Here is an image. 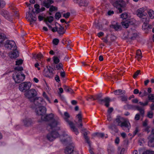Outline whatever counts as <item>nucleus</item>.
Masks as SVG:
<instances>
[{"label":"nucleus","mask_w":154,"mask_h":154,"mask_svg":"<svg viewBox=\"0 0 154 154\" xmlns=\"http://www.w3.org/2000/svg\"><path fill=\"white\" fill-rule=\"evenodd\" d=\"M54 114L51 113L47 115L45 114L43 118H41L43 121L48 122L47 129L51 132L47 135V139L50 141H52L59 137L60 141L63 143H70L71 137L66 132L63 131L62 134L60 135L56 131L60 129V127L57 126L60 124V122L58 119H54Z\"/></svg>","instance_id":"1"},{"label":"nucleus","mask_w":154,"mask_h":154,"mask_svg":"<svg viewBox=\"0 0 154 154\" xmlns=\"http://www.w3.org/2000/svg\"><path fill=\"white\" fill-rule=\"evenodd\" d=\"M146 10L147 7H145L138 9L137 11V15L140 18L141 21H144L145 20L147 21L149 18L146 13Z\"/></svg>","instance_id":"2"},{"label":"nucleus","mask_w":154,"mask_h":154,"mask_svg":"<svg viewBox=\"0 0 154 154\" xmlns=\"http://www.w3.org/2000/svg\"><path fill=\"white\" fill-rule=\"evenodd\" d=\"M69 117L70 115L69 114L66 112H64V115L63 116V118L64 119L69 125L72 130L75 132L76 135H77L79 133L78 129L75 127V125L72 122L69 121Z\"/></svg>","instance_id":"3"},{"label":"nucleus","mask_w":154,"mask_h":154,"mask_svg":"<svg viewBox=\"0 0 154 154\" xmlns=\"http://www.w3.org/2000/svg\"><path fill=\"white\" fill-rule=\"evenodd\" d=\"M115 121L117 122L119 125L125 131L128 132L131 128V125L128 121L125 120L123 122H121L119 118L116 119Z\"/></svg>","instance_id":"4"},{"label":"nucleus","mask_w":154,"mask_h":154,"mask_svg":"<svg viewBox=\"0 0 154 154\" xmlns=\"http://www.w3.org/2000/svg\"><path fill=\"white\" fill-rule=\"evenodd\" d=\"M13 78L16 83H19L25 79V76L21 72H16L13 74Z\"/></svg>","instance_id":"5"},{"label":"nucleus","mask_w":154,"mask_h":154,"mask_svg":"<svg viewBox=\"0 0 154 154\" xmlns=\"http://www.w3.org/2000/svg\"><path fill=\"white\" fill-rule=\"evenodd\" d=\"M26 4L29 7V12L26 13V17L27 18L31 20V22L35 21L37 18L33 16V15L34 14L33 7L31 6L30 4L26 3Z\"/></svg>","instance_id":"6"},{"label":"nucleus","mask_w":154,"mask_h":154,"mask_svg":"<svg viewBox=\"0 0 154 154\" xmlns=\"http://www.w3.org/2000/svg\"><path fill=\"white\" fill-rule=\"evenodd\" d=\"M32 84L29 82H24L20 84L19 86V89L20 91L25 92L30 89L31 87Z\"/></svg>","instance_id":"7"},{"label":"nucleus","mask_w":154,"mask_h":154,"mask_svg":"<svg viewBox=\"0 0 154 154\" xmlns=\"http://www.w3.org/2000/svg\"><path fill=\"white\" fill-rule=\"evenodd\" d=\"M124 35L125 37L131 40L135 39L138 35L136 31L132 29L127 31L125 33Z\"/></svg>","instance_id":"8"},{"label":"nucleus","mask_w":154,"mask_h":154,"mask_svg":"<svg viewBox=\"0 0 154 154\" xmlns=\"http://www.w3.org/2000/svg\"><path fill=\"white\" fill-rule=\"evenodd\" d=\"M45 106H42L33 107V108L35 109L36 114L41 116V118H43L44 115L45 114L46 112V109Z\"/></svg>","instance_id":"9"},{"label":"nucleus","mask_w":154,"mask_h":154,"mask_svg":"<svg viewBox=\"0 0 154 154\" xmlns=\"http://www.w3.org/2000/svg\"><path fill=\"white\" fill-rule=\"evenodd\" d=\"M5 46L8 50H15L17 48L15 42L12 40H7L5 42Z\"/></svg>","instance_id":"10"},{"label":"nucleus","mask_w":154,"mask_h":154,"mask_svg":"<svg viewBox=\"0 0 154 154\" xmlns=\"http://www.w3.org/2000/svg\"><path fill=\"white\" fill-rule=\"evenodd\" d=\"M113 5L114 7L118 9L119 12L121 13L122 11L121 8L125 7L126 3L123 0H120L116 1L113 3Z\"/></svg>","instance_id":"11"},{"label":"nucleus","mask_w":154,"mask_h":154,"mask_svg":"<svg viewBox=\"0 0 154 154\" xmlns=\"http://www.w3.org/2000/svg\"><path fill=\"white\" fill-rule=\"evenodd\" d=\"M37 95V91L35 89H34L29 90L24 93L25 97L29 100L33 98Z\"/></svg>","instance_id":"12"},{"label":"nucleus","mask_w":154,"mask_h":154,"mask_svg":"<svg viewBox=\"0 0 154 154\" xmlns=\"http://www.w3.org/2000/svg\"><path fill=\"white\" fill-rule=\"evenodd\" d=\"M33 103L35 105V107H37L42 106H45L46 103L42 97H36L34 99Z\"/></svg>","instance_id":"13"},{"label":"nucleus","mask_w":154,"mask_h":154,"mask_svg":"<svg viewBox=\"0 0 154 154\" xmlns=\"http://www.w3.org/2000/svg\"><path fill=\"white\" fill-rule=\"evenodd\" d=\"M53 71V70L52 68L50 66H47V68L44 69L43 74L45 76L50 78L54 74Z\"/></svg>","instance_id":"14"},{"label":"nucleus","mask_w":154,"mask_h":154,"mask_svg":"<svg viewBox=\"0 0 154 154\" xmlns=\"http://www.w3.org/2000/svg\"><path fill=\"white\" fill-rule=\"evenodd\" d=\"M149 20H149L147 21L145 20L144 21H142L143 23L142 26V29L143 30L145 31L146 33L148 32L149 30L152 28V26L151 25H148Z\"/></svg>","instance_id":"15"},{"label":"nucleus","mask_w":154,"mask_h":154,"mask_svg":"<svg viewBox=\"0 0 154 154\" xmlns=\"http://www.w3.org/2000/svg\"><path fill=\"white\" fill-rule=\"evenodd\" d=\"M0 14L6 19L11 21L12 20L10 17L9 12L7 10L2 9L0 11Z\"/></svg>","instance_id":"16"},{"label":"nucleus","mask_w":154,"mask_h":154,"mask_svg":"<svg viewBox=\"0 0 154 154\" xmlns=\"http://www.w3.org/2000/svg\"><path fill=\"white\" fill-rule=\"evenodd\" d=\"M148 145L150 146H154V128L152 131L151 134L148 137Z\"/></svg>","instance_id":"17"},{"label":"nucleus","mask_w":154,"mask_h":154,"mask_svg":"<svg viewBox=\"0 0 154 154\" xmlns=\"http://www.w3.org/2000/svg\"><path fill=\"white\" fill-rule=\"evenodd\" d=\"M110 101V98L108 97H106L102 100H100L99 103L103 104V103H105L104 105L105 106L107 107H108Z\"/></svg>","instance_id":"18"},{"label":"nucleus","mask_w":154,"mask_h":154,"mask_svg":"<svg viewBox=\"0 0 154 154\" xmlns=\"http://www.w3.org/2000/svg\"><path fill=\"white\" fill-rule=\"evenodd\" d=\"M22 121L24 125L26 127L29 126L32 124L31 119L28 117H26L23 119Z\"/></svg>","instance_id":"19"},{"label":"nucleus","mask_w":154,"mask_h":154,"mask_svg":"<svg viewBox=\"0 0 154 154\" xmlns=\"http://www.w3.org/2000/svg\"><path fill=\"white\" fill-rule=\"evenodd\" d=\"M82 116L81 112H80L76 116V119L78 120V123H79V125L77 123H76L78 125V126L79 127H82Z\"/></svg>","instance_id":"20"},{"label":"nucleus","mask_w":154,"mask_h":154,"mask_svg":"<svg viewBox=\"0 0 154 154\" xmlns=\"http://www.w3.org/2000/svg\"><path fill=\"white\" fill-rule=\"evenodd\" d=\"M69 144V146H67L65 149L64 152L66 154L71 153L73 151V144Z\"/></svg>","instance_id":"21"},{"label":"nucleus","mask_w":154,"mask_h":154,"mask_svg":"<svg viewBox=\"0 0 154 154\" xmlns=\"http://www.w3.org/2000/svg\"><path fill=\"white\" fill-rule=\"evenodd\" d=\"M74 2L78 4L80 6L86 7L88 4V2L85 0H81L80 1L77 0Z\"/></svg>","instance_id":"22"},{"label":"nucleus","mask_w":154,"mask_h":154,"mask_svg":"<svg viewBox=\"0 0 154 154\" xmlns=\"http://www.w3.org/2000/svg\"><path fill=\"white\" fill-rule=\"evenodd\" d=\"M9 54V56L11 58H15L19 56L18 52L17 49L15 50H13Z\"/></svg>","instance_id":"23"},{"label":"nucleus","mask_w":154,"mask_h":154,"mask_svg":"<svg viewBox=\"0 0 154 154\" xmlns=\"http://www.w3.org/2000/svg\"><path fill=\"white\" fill-rule=\"evenodd\" d=\"M146 11L147 12L150 18L151 19H153L154 18V11L151 9L148 8Z\"/></svg>","instance_id":"24"},{"label":"nucleus","mask_w":154,"mask_h":154,"mask_svg":"<svg viewBox=\"0 0 154 154\" xmlns=\"http://www.w3.org/2000/svg\"><path fill=\"white\" fill-rule=\"evenodd\" d=\"M53 2L54 1L53 0H47L44 2V5L46 8H48L51 5Z\"/></svg>","instance_id":"25"},{"label":"nucleus","mask_w":154,"mask_h":154,"mask_svg":"<svg viewBox=\"0 0 154 154\" xmlns=\"http://www.w3.org/2000/svg\"><path fill=\"white\" fill-rule=\"evenodd\" d=\"M111 27L114 28L116 30H120L121 29V26L117 23L115 24L112 25Z\"/></svg>","instance_id":"26"},{"label":"nucleus","mask_w":154,"mask_h":154,"mask_svg":"<svg viewBox=\"0 0 154 154\" xmlns=\"http://www.w3.org/2000/svg\"><path fill=\"white\" fill-rule=\"evenodd\" d=\"M135 109L139 111L140 113L142 115H143L144 113V110L143 108L138 106H134Z\"/></svg>","instance_id":"27"},{"label":"nucleus","mask_w":154,"mask_h":154,"mask_svg":"<svg viewBox=\"0 0 154 154\" xmlns=\"http://www.w3.org/2000/svg\"><path fill=\"white\" fill-rule=\"evenodd\" d=\"M109 128L113 131V132L117 133L118 132V129L116 128V126L114 125H109Z\"/></svg>","instance_id":"28"},{"label":"nucleus","mask_w":154,"mask_h":154,"mask_svg":"<svg viewBox=\"0 0 154 154\" xmlns=\"http://www.w3.org/2000/svg\"><path fill=\"white\" fill-rule=\"evenodd\" d=\"M57 32L60 34H63L64 33V28L61 26L57 27Z\"/></svg>","instance_id":"29"},{"label":"nucleus","mask_w":154,"mask_h":154,"mask_svg":"<svg viewBox=\"0 0 154 154\" xmlns=\"http://www.w3.org/2000/svg\"><path fill=\"white\" fill-rule=\"evenodd\" d=\"M108 154H113L114 153L115 149L114 147L110 146L108 148Z\"/></svg>","instance_id":"30"},{"label":"nucleus","mask_w":154,"mask_h":154,"mask_svg":"<svg viewBox=\"0 0 154 154\" xmlns=\"http://www.w3.org/2000/svg\"><path fill=\"white\" fill-rule=\"evenodd\" d=\"M136 54V58L138 60H140L142 57V53L140 50H138L137 51Z\"/></svg>","instance_id":"31"},{"label":"nucleus","mask_w":154,"mask_h":154,"mask_svg":"<svg viewBox=\"0 0 154 154\" xmlns=\"http://www.w3.org/2000/svg\"><path fill=\"white\" fill-rule=\"evenodd\" d=\"M63 65L61 63H59L56 64L55 66V69L61 70L63 69Z\"/></svg>","instance_id":"32"},{"label":"nucleus","mask_w":154,"mask_h":154,"mask_svg":"<svg viewBox=\"0 0 154 154\" xmlns=\"http://www.w3.org/2000/svg\"><path fill=\"white\" fill-rule=\"evenodd\" d=\"M6 38V36L4 33H0V44H2Z\"/></svg>","instance_id":"33"},{"label":"nucleus","mask_w":154,"mask_h":154,"mask_svg":"<svg viewBox=\"0 0 154 154\" xmlns=\"http://www.w3.org/2000/svg\"><path fill=\"white\" fill-rule=\"evenodd\" d=\"M130 22L129 21H126L122 22L121 23L122 25L124 28H127L129 25Z\"/></svg>","instance_id":"34"},{"label":"nucleus","mask_w":154,"mask_h":154,"mask_svg":"<svg viewBox=\"0 0 154 154\" xmlns=\"http://www.w3.org/2000/svg\"><path fill=\"white\" fill-rule=\"evenodd\" d=\"M93 136L94 137L97 136L98 137H104V134L102 133L97 132L93 134Z\"/></svg>","instance_id":"35"},{"label":"nucleus","mask_w":154,"mask_h":154,"mask_svg":"<svg viewBox=\"0 0 154 154\" xmlns=\"http://www.w3.org/2000/svg\"><path fill=\"white\" fill-rule=\"evenodd\" d=\"M121 18L123 19H125L128 17V14L127 13H124L121 15Z\"/></svg>","instance_id":"36"},{"label":"nucleus","mask_w":154,"mask_h":154,"mask_svg":"<svg viewBox=\"0 0 154 154\" xmlns=\"http://www.w3.org/2000/svg\"><path fill=\"white\" fill-rule=\"evenodd\" d=\"M114 94L116 95H120L123 94L122 91L121 89H119L114 91Z\"/></svg>","instance_id":"37"},{"label":"nucleus","mask_w":154,"mask_h":154,"mask_svg":"<svg viewBox=\"0 0 154 154\" xmlns=\"http://www.w3.org/2000/svg\"><path fill=\"white\" fill-rule=\"evenodd\" d=\"M87 133L86 132H85L84 133V137L87 143L89 145H90V141L89 140V139L88 137L87 136Z\"/></svg>","instance_id":"38"},{"label":"nucleus","mask_w":154,"mask_h":154,"mask_svg":"<svg viewBox=\"0 0 154 154\" xmlns=\"http://www.w3.org/2000/svg\"><path fill=\"white\" fill-rule=\"evenodd\" d=\"M59 40L57 38H54L52 41V42L53 44L54 45H57L59 43Z\"/></svg>","instance_id":"39"},{"label":"nucleus","mask_w":154,"mask_h":154,"mask_svg":"<svg viewBox=\"0 0 154 154\" xmlns=\"http://www.w3.org/2000/svg\"><path fill=\"white\" fill-rule=\"evenodd\" d=\"M46 20L49 23H51L54 20V18L52 16L47 17H46Z\"/></svg>","instance_id":"40"},{"label":"nucleus","mask_w":154,"mask_h":154,"mask_svg":"<svg viewBox=\"0 0 154 154\" xmlns=\"http://www.w3.org/2000/svg\"><path fill=\"white\" fill-rule=\"evenodd\" d=\"M53 61L54 63L56 64H58L60 62V60L58 57H53Z\"/></svg>","instance_id":"41"},{"label":"nucleus","mask_w":154,"mask_h":154,"mask_svg":"<svg viewBox=\"0 0 154 154\" xmlns=\"http://www.w3.org/2000/svg\"><path fill=\"white\" fill-rule=\"evenodd\" d=\"M6 5V3L5 1L0 0V8H3Z\"/></svg>","instance_id":"42"},{"label":"nucleus","mask_w":154,"mask_h":154,"mask_svg":"<svg viewBox=\"0 0 154 154\" xmlns=\"http://www.w3.org/2000/svg\"><path fill=\"white\" fill-rule=\"evenodd\" d=\"M102 97V95L100 94L96 95L95 96V98H96V99L98 100V102L99 103V100L102 99H101Z\"/></svg>","instance_id":"43"},{"label":"nucleus","mask_w":154,"mask_h":154,"mask_svg":"<svg viewBox=\"0 0 154 154\" xmlns=\"http://www.w3.org/2000/svg\"><path fill=\"white\" fill-rule=\"evenodd\" d=\"M121 98V100L122 101L126 102L127 101L128 99V97L127 96H126L123 95L120 97Z\"/></svg>","instance_id":"44"},{"label":"nucleus","mask_w":154,"mask_h":154,"mask_svg":"<svg viewBox=\"0 0 154 154\" xmlns=\"http://www.w3.org/2000/svg\"><path fill=\"white\" fill-rule=\"evenodd\" d=\"M147 116L149 118H152L153 116V113L151 111L148 112L147 113Z\"/></svg>","instance_id":"45"},{"label":"nucleus","mask_w":154,"mask_h":154,"mask_svg":"<svg viewBox=\"0 0 154 154\" xmlns=\"http://www.w3.org/2000/svg\"><path fill=\"white\" fill-rule=\"evenodd\" d=\"M43 97L45 98L49 103H50V99L45 92H44L43 93Z\"/></svg>","instance_id":"46"},{"label":"nucleus","mask_w":154,"mask_h":154,"mask_svg":"<svg viewBox=\"0 0 154 154\" xmlns=\"http://www.w3.org/2000/svg\"><path fill=\"white\" fill-rule=\"evenodd\" d=\"M61 17V14L60 12H57L55 14V18L56 19L58 20Z\"/></svg>","instance_id":"47"},{"label":"nucleus","mask_w":154,"mask_h":154,"mask_svg":"<svg viewBox=\"0 0 154 154\" xmlns=\"http://www.w3.org/2000/svg\"><path fill=\"white\" fill-rule=\"evenodd\" d=\"M64 89L66 91L69 92L71 93H73V91L70 88L66 87V88H64Z\"/></svg>","instance_id":"48"},{"label":"nucleus","mask_w":154,"mask_h":154,"mask_svg":"<svg viewBox=\"0 0 154 154\" xmlns=\"http://www.w3.org/2000/svg\"><path fill=\"white\" fill-rule=\"evenodd\" d=\"M148 97L150 100H154V94H149L148 95Z\"/></svg>","instance_id":"49"},{"label":"nucleus","mask_w":154,"mask_h":154,"mask_svg":"<svg viewBox=\"0 0 154 154\" xmlns=\"http://www.w3.org/2000/svg\"><path fill=\"white\" fill-rule=\"evenodd\" d=\"M23 62V61L22 60L20 59L19 60H17L16 61V65H21L22 64Z\"/></svg>","instance_id":"50"},{"label":"nucleus","mask_w":154,"mask_h":154,"mask_svg":"<svg viewBox=\"0 0 154 154\" xmlns=\"http://www.w3.org/2000/svg\"><path fill=\"white\" fill-rule=\"evenodd\" d=\"M36 57L38 60H40L43 58V55L41 53H39L37 55Z\"/></svg>","instance_id":"51"},{"label":"nucleus","mask_w":154,"mask_h":154,"mask_svg":"<svg viewBox=\"0 0 154 154\" xmlns=\"http://www.w3.org/2000/svg\"><path fill=\"white\" fill-rule=\"evenodd\" d=\"M34 7L36 8V11L37 13H39V5L37 4H35L34 5Z\"/></svg>","instance_id":"52"},{"label":"nucleus","mask_w":154,"mask_h":154,"mask_svg":"<svg viewBox=\"0 0 154 154\" xmlns=\"http://www.w3.org/2000/svg\"><path fill=\"white\" fill-rule=\"evenodd\" d=\"M15 69L18 71H21L23 70V68L21 66H17L15 67Z\"/></svg>","instance_id":"53"},{"label":"nucleus","mask_w":154,"mask_h":154,"mask_svg":"<svg viewBox=\"0 0 154 154\" xmlns=\"http://www.w3.org/2000/svg\"><path fill=\"white\" fill-rule=\"evenodd\" d=\"M140 72V70H137V72H136L134 74V76H133V77L134 79L136 78L137 77V76L139 74Z\"/></svg>","instance_id":"54"},{"label":"nucleus","mask_w":154,"mask_h":154,"mask_svg":"<svg viewBox=\"0 0 154 154\" xmlns=\"http://www.w3.org/2000/svg\"><path fill=\"white\" fill-rule=\"evenodd\" d=\"M148 101H146L144 103H143L141 102H139V103H140V104L141 105H142V106H146V105H147V104H148Z\"/></svg>","instance_id":"55"},{"label":"nucleus","mask_w":154,"mask_h":154,"mask_svg":"<svg viewBox=\"0 0 154 154\" xmlns=\"http://www.w3.org/2000/svg\"><path fill=\"white\" fill-rule=\"evenodd\" d=\"M95 100L96 98H95V97H94L92 96H89L87 99V100Z\"/></svg>","instance_id":"56"},{"label":"nucleus","mask_w":154,"mask_h":154,"mask_svg":"<svg viewBox=\"0 0 154 154\" xmlns=\"http://www.w3.org/2000/svg\"><path fill=\"white\" fill-rule=\"evenodd\" d=\"M55 79L56 81L58 82H59L60 81L59 77L57 75H56V76L55 77Z\"/></svg>","instance_id":"57"},{"label":"nucleus","mask_w":154,"mask_h":154,"mask_svg":"<svg viewBox=\"0 0 154 154\" xmlns=\"http://www.w3.org/2000/svg\"><path fill=\"white\" fill-rule=\"evenodd\" d=\"M143 154H152V151L147 150L144 152Z\"/></svg>","instance_id":"58"},{"label":"nucleus","mask_w":154,"mask_h":154,"mask_svg":"<svg viewBox=\"0 0 154 154\" xmlns=\"http://www.w3.org/2000/svg\"><path fill=\"white\" fill-rule=\"evenodd\" d=\"M56 10V8L54 6H51L49 10L50 11L52 12Z\"/></svg>","instance_id":"59"},{"label":"nucleus","mask_w":154,"mask_h":154,"mask_svg":"<svg viewBox=\"0 0 154 154\" xmlns=\"http://www.w3.org/2000/svg\"><path fill=\"white\" fill-rule=\"evenodd\" d=\"M70 16V13L69 12H67L63 14V17L66 18H68Z\"/></svg>","instance_id":"60"},{"label":"nucleus","mask_w":154,"mask_h":154,"mask_svg":"<svg viewBox=\"0 0 154 154\" xmlns=\"http://www.w3.org/2000/svg\"><path fill=\"white\" fill-rule=\"evenodd\" d=\"M113 109L112 108H109L108 110L107 114L110 115V113L113 111Z\"/></svg>","instance_id":"61"},{"label":"nucleus","mask_w":154,"mask_h":154,"mask_svg":"<svg viewBox=\"0 0 154 154\" xmlns=\"http://www.w3.org/2000/svg\"><path fill=\"white\" fill-rule=\"evenodd\" d=\"M114 12L113 11L109 10L107 12V14L108 15H111L114 14Z\"/></svg>","instance_id":"62"},{"label":"nucleus","mask_w":154,"mask_h":154,"mask_svg":"<svg viewBox=\"0 0 154 154\" xmlns=\"http://www.w3.org/2000/svg\"><path fill=\"white\" fill-rule=\"evenodd\" d=\"M120 141V140L118 137H117L115 140V143L116 144H118L119 143Z\"/></svg>","instance_id":"63"},{"label":"nucleus","mask_w":154,"mask_h":154,"mask_svg":"<svg viewBox=\"0 0 154 154\" xmlns=\"http://www.w3.org/2000/svg\"><path fill=\"white\" fill-rule=\"evenodd\" d=\"M135 119L136 120H138L139 119L140 115L138 114H136L135 116Z\"/></svg>","instance_id":"64"}]
</instances>
